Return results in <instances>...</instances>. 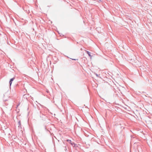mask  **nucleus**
<instances>
[{
	"label": "nucleus",
	"mask_w": 152,
	"mask_h": 152,
	"mask_svg": "<svg viewBox=\"0 0 152 152\" xmlns=\"http://www.w3.org/2000/svg\"><path fill=\"white\" fill-rule=\"evenodd\" d=\"M99 0V2H101V0Z\"/></svg>",
	"instance_id": "7"
},
{
	"label": "nucleus",
	"mask_w": 152,
	"mask_h": 152,
	"mask_svg": "<svg viewBox=\"0 0 152 152\" xmlns=\"http://www.w3.org/2000/svg\"><path fill=\"white\" fill-rule=\"evenodd\" d=\"M18 123H19V125H21V123H20V121L18 122Z\"/></svg>",
	"instance_id": "5"
},
{
	"label": "nucleus",
	"mask_w": 152,
	"mask_h": 152,
	"mask_svg": "<svg viewBox=\"0 0 152 152\" xmlns=\"http://www.w3.org/2000/svg\"><path fill=\"white\" fill-rule=\"evenodd\" d=\"M70 144L74 147H75L76 146V144L75 143H74V142H72L70 143Z\"/></svg>",
	"instance_id": "3"
},
{
	"label": "nucleus",
	"mask_w": 152,
	"mask_h": 152,
	"mask_svg": "<svg viewBox=\"0 0 152 152\" xmlns=\"http://www.w3.org/2000/svg\"><path fill=\"white\" fill-rule=\"evenodd\" d=\"M67 141H68V142H69V143H70L72 142H71V141L70 140H67Z\"/></svg>",
	"instance_id": "4"
},
{
	"label": "nucleus",
	"mask_w": 152,
	"mask_h": 152,
	"mask_svg": "<svg viewBox=\"0 0 152 152\" xmlns=\"http://www.w3.org/2000/svg\"><path fill=\"white\" fill-rule=\"evenodd\" d=\"M14 79H15V78L14 77L13 78H11L9 82L10 86H11V84L12 83V82L14 80Z\"/></svg>",
	"instance_id": "1"
},
{
	"label": "nucleus",
	"mask_w": 152,
	"mask_h": 152,
	"mask_svg": "<svg viewBox=\"0 0 152 152\" xmlns=\"http://www.w3.org/2000/svg\"><path fill=\"white\" fill-rule=\"evenodd\" d=\"M88 55L91 58L92 56L91 55V53L88 51H86Z\"/></svg>",
	"instance_id": "2"
},
{
	"label": "nucleus",
	"mask_w": 152,
	"mask_h": 152,
	"mask_svg": "<svg viewBox=\"0 0 152 152\" xmlns=\"http://www.w3.org/2000/svg\"><path fill=\"white\" fill-rule=\"evenodd\" d=\"M72 60H77L76 59H72Z\"/></svg>",
	"instance_id": "6"
}]
</instances>
